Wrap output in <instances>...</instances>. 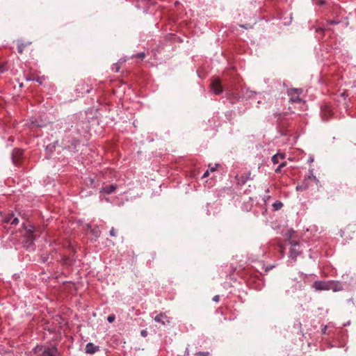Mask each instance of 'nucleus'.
<instances>
[{
	"instance_id": "obj_1",
	"label": "nucleus",
	"mask_w": 356,
	"mask_h": 356,
	"mask_svg": "<svg viewBox=\"0 0 356 356\" xmlns=\"http://www.w3.org/2000/svg\"><path fill=\"white\" fill-rule=\"evenodd\" d=\"M312 288L316 291H329V290H333L334 291H336L338 290L336 288V282L333 280H330V281L316 280L313 283Z\"/></svg>"
},
{
	"instance_id": "obj_2",
	"label": "nucleus",
	"mask_w": 356,
	"mask_h": 356,
	"mask_svg": "<svg viewBox=\"0 0 356 356\" xmlns=\"http://www.w3.org/2000/svg\"><path fill=\"white\" fill-rule=\"evenodd\" d=\"M24 229L26 230V241L25 245L29 247L33 243L35 240V236L33 235L34 227L32 225L26 226L25 224L22 225Z\"/></svg>"
},
{
	"instance_id": "obj_3",
	"label": "nucleus",
	"mask_w": 356,
	"mask_h": 356,
	"mask_svg": "<svg viewBox=\"0 0 356 356\" xmlns=\"http://www.w3.org/2000/svg\"><path fill=\"white\" fill-rule=\"evenodd\" d=\"M302 91V89L299 88H292L289 90V95L291 96L290 102L293 103H299L302 102V99L299 97V95Z\"/></svg>"
},
{
	"instance_id": "obj_4",
	"label": "nucleus",
	"mask_w": 356,
	"mask_h": 356,
	"mask_svg": "<svg viewBox=\"0 0 356 356\" xmlns=\"http://www.w3.org/2000/svg\"><path fill=\"white\" fill-rule=\"evenodd\" d=\"M289 244L291 245V248L290 250V255H289V257L291 259H293V260H296V258L300 254V252L298 251V250L296 248L297 247L299 246V243L296 241H293V240H289Z\"/></svg>"
},
{
	"instance_id": "obj_5",
	"label": "nucleus",
	"mask_w": 356,
	"mask_h": 356,
	"mask_svg": "<svg viewBox=\"0 0 356 356\" xmlns=\"http://www.w3.org/2000/svg\"><path fill=\"white\" fill-rule=\"evenodd\" d=\"M211 88L213 92L216 95H220L222 92V86L220 81L218 79H214L211 84Z\"/></svg>"
},
{
	"instance_id": "obj_6",
	"label": "nucleus",
	"mask_w": 356,
	"mask_h": 356,
	"mask_svg": "<svg viewBox=\"0 0 356 356\" xmlns=\"http://www.w3.org/2000/svg\"><path fill=\"white\" fill-rule=\"evenodd\" d=\"M154 320L157 322L160 323L162 325H165L166 323H170L169 318L163 313H160L157 314L154 318Z\"/></svg>"
},
{
	"instance_id": "obj_7",
	"label": "nucleus",
	"mask_w": 356,
	"mask_h": 356,
	"mask_svg": "<svg viewBox=\"0 0 356 356\" xmlns=\"http://www.w3.org/2000/svg\"><path fill=\"white\" fill-rule=\"evenodd\" d=\"M99 350V346H95L94 343L89 342L86 346V353L87 354H94Z\"/></svg>"
},
{
	"instance_id": "obj_8",
	"label": "nucleus",
	"mask_w": 356,
	"mask_h": 356,
	"mask_svg": "<svg viewBox=\"0 0 356 356\" xmlns=\"http://www.w3.org/2000/svg\"><path fill=\"white\" fill-rule=\"evenodd\" d=\"M116 188H117L116 184H111V185H108V186L102 187L100 192L104 193L106 194H111L112 193H113L115 191Z\"/></svg>"
},
{
	"instance_id": "obj_9",
	"label": "nucleus",
	"mask_w": 356,
	"mask_h": 356,
	"mask_svg": "<svg viewBox=\"0 0 356 356\" xmlns=\"http://www.w3.org/2000/svg\"><path fill=\"white\" fill-rule=\"evenodd\" d=\"M57 353V348L56 347H46L43 351V355L45 356H56Z\"/></svg>"
},
{
	"instance_id": "obj_10",
	"label": "nucleus",
	"mask_w": 356,
	"mask_h": 356,
	"mask_svg": "<svg viewBox=\"0 0 356 356\" xmlns=\"http://www.w3.org/2000/svg\"><path fill=\"white\" fill-rule=\"evenodd\" d=\"M88 229L90 230L92 234L95 237L97 238L100 236V230L98 227L92 228L91 225H88Z\"/></svg>"
},
{
	"instance_id": "obj_11",
	"label": "nucleus",
	"mask_w": 356,
	"mask_h": 356,
	"mask_svg": "<svg viewBox=\"0 0 356 356\" xmlns=\"http://www.w3.org/2000/svg\"><path fill=\"white\" fill-rule=\"evenodd\" d=\"M5 222H10L11 225H17L19 223V220L17 218H13V215L12 214L10 217H7L5 219Z\"/></svg>"
},
{
	"instance_id": "obj_12",
	"label": "nucleus",
	"mask_w": 356,
	"mask_h": 356,
	"mask_svg": "<svg viewBox=\"0 0 356 356\" xmlns=\"http://www.w3.org/2000/svg\"><path fill=\"white\" fill-rule=\"evenodd\" d=\"M307 181L308 180H312L314 181L316 185L319 183V180L317 179V177L313 174V170H309V175L308 176V178L305 179Z\"/></svg>"
},
{
	"instance_id": "obj_13",
	"label": "nucleus",
	"mask_w": 356,
	"mask_h": 356,
	"mask_svg": "<svg viewBox=\"0 0 356 356\" xmlns=\"http://www.w3.org/2000/svg\"><path fill=\"white\" fill-rule=\"evenodd\" d=\"M284 159V155L282 154H277L272 157V162L274 164H275L279 162L280 159Z\"/></svg>"
},
{
	"instance_id": "obj_14",
	"label": "nucleus",
	"mask_w": 356,
	"mask_h": 356,
	"mask_svg": "<svg viewBox=\"0 0 356 356\" xmlns=\"http://www.w3.org/2000/svg\"><path fill=\"white\" fill-rule=\"evenodd\" d=\"M283 207V203L280 201H276L273 204V207L275 211H278L281 209Z\"/></svg>"
},
{
	"instance_id": "obj_15",
	"label": "nucleus",
	"mask_w": 356,
	"mask_h": 356,
	"mask_svg": "<svg viewBox=\"0 0 356 356\" xmlns=\"http://www.w3.org/2000/svg\"><path fill=\"white\" fill-rule=\"evenodd\" d=\"M309 188V185L307 183V181L305 180L302 185L296 186L297 191H304Z\"/></svg>"
},
{
	"instance_id": "obj_16",
	"label": "nucleus",
	"mask_w": 356,
	"mask_h": 356,
	"mask_svg": "<svg viewBox=\"0 0 356 356\" xmlns=\"http://www.w3.org/2000/svg\"><path fill=\"white\" fill-rule=\"evenodd\" d=\"M26 46V44L21 43L17 45V50L19 54H22L24 51V47Z\"/></svg>"
},
{
	"instance_id": "obj_17",
	"label": "nucleus",
	"mask_w": 356,
	"mask_h": 356,
	"mask_svg": "<svg viewBox=\"0 0 356 356\" xmlns=\"http://www.w3.org/2000/svg\"><path fill=\"white\" fill-rule=\"evenodd\" d=\"M328 29H329V28H327V27H325V28H323V27H318V28H316V31L317 33H323L325 30H327Z\"/></svg>"
},
{
	"instance_id": "obj_18",
	"label": "nucleus",
	"mask_w": 356,
	"mask_h": 356,
	"mask_svg": "<svg viewBox=\"0 0 356 356\" xmlns=\"http://www.w3.org/2000/svg\"><path fill=\"white\" fill-rule=\"evenodd\" d=\"M115 316L113 314L109 315L107 317V321L109 323H113L115 321Z\"/></svg>"
},
{
	"instance_id": "obj_19",
	"label": "nucleus",
	"mask_w": 356,
	"mask_h": 356,
	"mask_svg": "<svg viewBox=\"0 0 356 356\" xmlns=\"http://www.w3.org/2000/svg\"><path fill=\"white\" fill-rule=\"evenodd\" d=\"M195 355L199 356H209L210 353L209 352H198Z\"/></svg>"
},
{
	"instance_id": "obj_20",
	"label": "nucleus",
	"mask_w": 356,
	"mask_h": 356,
	"mask_svg": "<svg viewBox=\"0 0 356 356\" xmlns=\"http://www.w3.org/2000/svg\"><path fill=\"white\" fill-rule=\"evenodd\" d=\"M136 58L143 59L145 57V54L144 52H140L135 56Z\"/></svg>"
},
{
	"instance_id": "obj_21",
	"label": "nucleus",
	"mask_w": 356,
	"mask_h": 356,
	"mask_svg": "<svg viewBox=\"0 0 356 356\" xmlns=\"http://www.w3.org/2000/svg\"><path fill=\"white\" fill-rule=\"evenodd\" d=\"M217 166H218V164H215L214 166H211V165H209L208 170L210 172H214V171H216Z\"/></svg>"
},
{
	"instance_id": "obj_22",
	"label": "nucleus",
	"mask_w": 356,
	"mask_h": 356,
	"mask_svg": "<svg viewBox=\"0 0 356 356\" xmlns=\"http://www.w3.org/2000/svg\"><path fill=\"white\" fill-rule=\"evenodd\" d=\"M339 21H336V20H330L328 22V24H330V25H334V24H339Z\"/></svg>"
},
{
	"instance_id": "obj_23",
	"label": "nucleus",
	"mask_w": 356,
	"mask_h": 356,
	"mask_svg": "<svg viewBox=\"0 0 356 356\" xmlns=\"http://www.w3.org/2000/svg\"><path fill=\"white\" fill-rule=\"evenodd\" d=\"M279 251L281 252V255L282 257L284 256V248L282 245H279L278 247H277Z\"/></svg>"
},
{
	"instance_id": "obj_24",
	"label": "nucleus",
	"mask_w": 356,
	"mask_h": 356,
	"mask_svg": "<svg viewBox=\"0 0 356 356\" xmlns=\"http://www.w3.org/2000/svg\"><path fill=\"white\" fill-rule=\"evenodd\" d=\"M283 166H284V163H282V164H280V165L277 167V168L275 170V172H280V170H281V168H282Z\"/></svg>"
},
{
	"instance_id": "obj_25",
	"label": "nucleus",
	"mask_w": 356,
	"mask_h": 356,
	"mask_svg": "<svg viewBox=\"0 0 356 356\" xmlns=\"http://www.w3.org/2000/svg\"><path fill=\"white\" fill-rule=\"evenodd\" d=\"M274 267H275V266H274V265H269V266H267L266 267L265 271H266V272H268V270H270L273 269V268H274Z\"/></svg>"
},
{
	"instance_id": "obj_26",
	"label": "nucleus",
	"mask_w": 356,
	"mask_h": 356,
	"mask_svg": "<svg viewBox=\"0 0 356 356\" xmlns=\"http://www.w3.org/2000/svg\"><path fill=\"white\" fill-rule=\"evenodd\" d=\"M110 235L111 236H115V232L113 227H112L111 229L110 230Z\"/></svg>"
},
{
	"instance_id": "obj_27",
	"label": "nucleus",
	"mask_w": 356,
	"mask_h": 356,
	"mask_svg": "<svg viewBox=\"0 0 356 356\" xmlns=\"http://www.w3.org/2000/svg\"><path fill=\"white\" fill-rule=\"evenodd\" d=\"M220 300V296L218 295H216L213 298V300L214 302H218Z\"/></svg>"
},
{
	"instance_id": "obj_28",
	"label": "nucleus",
	"mask_w": 356,
	"mask_h": 356,
	"mask_svg": "<svg viewBox=\"0 0 356 356\" xmlns=\"http://www.w3.org/2000/svg\"><path fill=\"white\" fill-rule=\"evenodd\" d=\"M250 172H248V175H247L246 178L242 181L243 184L245 183V181L247 180L250 179Z\"/></svg>"
},
{
	"instance_id": "obj_29",
	"label": "nucleus",
	"mask_w": 356,
	"mask_h": 356,
	"mask_svg": "<svg viewBox=\"0 0 356 356\" xmlns=\"http://www.w3.org/2000/svg\"><path fill=\"white\" fill-rule=\"evenodd\" d=\"M270 198V196L269 195H265L263 198V200H264V202H266L267 200H268Z\"/></svg>"
},
{
	"instance_id": "obj_30",
	"label": "nucleus",
	"mask_w": 356,
	"mask_h": 356,
	"mask_svg": "<svg viewBox=\"0 0 356 356\" xmlns=\"http://www.w3.org/2000/svg\"><path fill=\"white\" fill-rule=\"evenodd\" d=\"M209 171L207 170L202 175V178L207 177L209 175Z\"/></svg>"
},
{
	"instance_id": "obj_31",
	"label": "nucleus",
	"mask_w": 356,
	"mask_h": 356,
	"mask_svg": "<svg viewBox=\"0 0 356 356\" xmlns=\"http://www.w3.org/2000/svg\"><path fill=\"white\" fill-rule=\"evenodd\" d=\"M42 261H43V262H46V261H47V260H48V257H46V256H43V257H42Z\"/></svg>"
},
{
	"instance_id": "obj_32",
	"label": "nucleus",
	"mask_w": 356,
	"mask_h": 356,
	"mask_svg": "<svg viewBox=\"0 0 356 356\" xmlns=\"http://www.w3.org/2000/svg\"><path fill=\"white\" fill-rule=\"evenodd\" d=\"M33 124L34 127H42V124H40L37 123L36 122H33Z\"/></svg>"
},
{
	"instance_id": "obj_33",
	"label": "nucleus",
	"mask_w": 356,
	"mask_h": 356,
	"mask_svg": "<svg viewBox=\"0 0 356 356\" xmlns=\"http://www.w3.org/2000/svg\"><path fill=\"white\" fill-rule=\"evenodd\" d=\"M141 335L143 336V337H145L147 335V332L145 330H143L141 332Z\"/></svg>"
},
{
	"instance_id": "obj_34",
	"label": "nucleus",
	"mask_w": 356,
	"mask_h": 356,
	"mask_svg": "<svg viewBox=\"0 0 356 356\" xmlns=\"http://www.w3.org/2000/svg\"><path fill=\"white\" fill-rule=\"evenodd\" d=\"M303 288H304V286L302 284H300L298 285V289L299 290H302V289H303Z\"/></svg>"
},
{
	"instance_id": "obj_35",
	"label": "nucleus",
	"mask_w": 356,
	"mask_h": 356,
	"mask_svg": "<svg viewBox=\"0 0 356 356\" xmlns=\"http://www.w3.org/2000/svg\"><path fill=\"white\" fill-rule=\"evenodd\" d=\"M41 79H42V78H38V79H35V81H36L37 82H39L40 83H42V81H41Z\"/></svg>"
},
{
	"instance_id": "obj_36",
	"label": "nucleus",
	"mask_w": 356,
	"mask_h": 356,
	"mask_svg": "<svg viewBox=\"0 0 356 356\" xmlns=\"http://www.w3.org/2000/svg\"><path fill=\"white\" fill-rule=\"evenodd\" d=\"M309 163H312L314 161V159L313 158H310L309 160L308 161Z\"/></svg>"
},
{
	"instance_id": "obj_37",
	"label": "nucleus",
	"mask_w": 356,
	"mask_h": 356,
	"mask_svg": "<svg viewBox=\"0 0 356 356\" xmlns=\"http://www.w3.org/2000/svg\"><path fill=\"white\" fill-rule=\"evenodd\" d=\"M17 152L19 153V154H22V151H21V150H17Z\"/></svg>"
},
{
	"instance_id": "obj_38",
	"label": "nucleus",
	"mask_w": 356,
	"mask_h": 356,
	"mask_svg": "<svg viewBox=\"0 0 356 356\" xmlns=\"http://www.w3.org/2000/svg\"><path fill=\"white\" fill-rule=\"evenodd\" d=\"M116 66L115 67V72H118V67L117 66V65H115Z\"/></svg>"
},
{
	"instance_id": "obj_39",
	"label": "nucleus",
	"mask_w": 356,
	"mask_h": 356,
	"mask_svg": "<svg viewBox=\"0 0 356 356\" xmlns=\"http://www.w3.org/2000/svg\"><path fill=\"white\" fill-rule=\"evenodd\" d=\"M266 193H269V188H267V189L266 190Z\"/></svg>"
}]
</instances>
